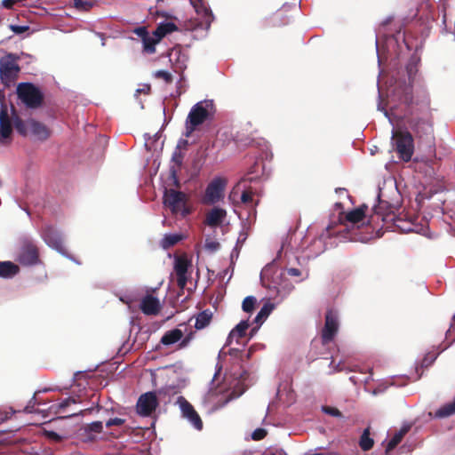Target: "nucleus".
<instances>
[{
    "instance_id": "obj_1",
    "label": "nucleus",
    "mask_w": 455,
    "mask_h": 455,
    "mask_svg": "<svg viewBox=\"0 0 455 455\" xmlns=\"http://www.w3.org/2000/svg\"><path fill=\"white\" fill-rule=\"evenodd\" d=\"M393 97L405 105L410 116L407 122L416 138L421 140H433L434 129L428 94L422 91L413 95L410 83L396 86Z\"/></svg>"
},
{
    "instance_id": "obj_2",
    "label": "nucleus",
    "mask_w": 455,
    "mask_h": 455,
    "mask_svg": "<svg viewBox=\"0 0 455 455\" xmlns=\"http://www.w3.org/2000/svg\"><path fill=\"white\" fill-rule=\"evenodd\" d=\"M214 111L212 100H204L195 104L187 117V136H189L196 128L208 120Z\"/></svg>"
},
{
    "instance_id": "obj_3",
    "label": "nucleus",
    "mask_w": 455,
    "mask_h": 455,
    "mask_svg": "<svg viewBox=\"0 0 455 455\" xmlns=\"http://www.w3.org/2000/svg\"><path fill=\"white\" fill-rule=\"evenodd\" d=\"M18 98L29 108H38L43 105L44 94L31 83H20L17 86Z\"/></svg>"
},
{
    "instance_id": "obj_4",
    "label": "nucleus",
    "mask_w": 455,
    "mask_h": 455,
    "mask_svg": "<svg viewBox=\"0 0 455 455\" xmlns=\"http://www.w3.org/2000/svg\"><path fill=\"white\" fill-rule=\"evenodd\" d=\"M392 140L399 157L404 162H409L414 151L413 138L411 132L395 131L393 132Z\"/></svg>"
},
{
    "instance_id": "obj_5",
    "label": "nucleus",
    "mask_w": 455,
    "mask_h": 455,
    "mask_svg": "<svg viewBox=\"0 0 455 455\" xmlns=\"http://www.w3.org/2000/svg\"><path fill=\"white\" fill-rule=\"evenodd\" d=\"M187 195L184 192L173 188L165 189L164 204L173 214L180 213L183 217L190 213L187 206Z\"/></svg>"
},
{
    "instance_id": "obj_6",
    "label": "nucleus",
    "mask_w": 455,
    "mask_h": 455,
    "mask_svg": "<svg viewBox=\"0 0 455 455\" xmlns=\"http://www.w3.org/2000/svg\"><path fill=\"white\" fill-rule=\"evenodd\" d=\"M396 207L389 204L387 201L379 200L378 205L373 208V215L371 216L369 223L380 220L385 223L392 222L395 226L402 228L400 222L402 220L395 213Z\"/></svg>"
},
{
    "instance_id": "obj_7",
    "label": "nucleus",
    "mask_w": 455,
    "mask_h": 455,
    "mask_svg": "<svg viewBox=\"0 0 455 455\" xmlns=\"http://www.w3.org/2000/svg\"><path fill=\"white\" fill-rule=\"evenodd\" d=\"M16 260L23 266H33L40 262L37 246L30 240L22 241Z\"/></svg>"
},
{
    "instance_id": "obj_8",
    "label": "nucleus",
    "mask_w": 455,
    "mask_h": 455,
    "mask_svg": "<svg viewBox=\"0 0 455 455\" xmlns=\"http://www.w3.org/2000/svg\"><path fill=\"white\" fill-rule=\"evenodd\" d=\"M227 180L223 178L213 179L207 186L203 203L205 204H213L219 202L224 196V190Z\"/></svg>"
},
{
    "instance_id": "obj_9",
    "label": "nucleus",
    "mask_w": 455,
    "mask_h": 455,
    "mask_svg": "<svg viewBox=\"0 0 455 455\" xmlns=\"http://www.w3.org/2000/svg\"><path fill=\"white\" fill-rule=\"evenodd\" d=\"M339 331V321L337 314L331 310H327L325 314L324 326L321 332L323 345L331 342Z\"/></svg>"
},
{
    "instance_id": "obj_10",
    "label": "nucleus",
    "mask_w": 455,
    "mask_h": 455,
    "mask_svg": "<svg viewBox=\"0 0 455 455\" xmlns=\"http://www.w3.org/2000/svg\"><path fill=\"white\" fill-rule=\"evenodd\" d=\"M191 267V260L186 254L176 256L174 260V272L177 277V285L183 291L188 283V271Z\"/></svg>"
},
{
    "instance_id": "obj_11",
    "label": "nucleus",
    "mask_w": 455,
    "mask_h": 455,
    "mask_svg": "<svg viewBox=\"0 0 455 455\" xmlns=\"http://www.w3.org/2000/svg\"><path fill=\"white\" fill-rule=\"evenodd\" d=\"M158 406V400L155 392L141 395L137 402V412L144 417L150 416Z\"/></svg>"
},
{
    "instance_id": "obj_12",
    "label": "nucleus",
    "mask_w": 455,
    "mask_h": 455,
    "mask_svg": "<svg viewBox=\"0 0 455 455\" xmlns=\"http://www.w3.org/2000/svg\"><path fill=\"white\" fill-rule=\"evenodd\" d=\"M176 403L180 408L182 417L186 418L197 430H201L203 421L193 405L184 396H179Z\"/></svg>"
},
{
    "instance_id": "obj_13",
    "label": "nucleus",
    "mask_w": 455,
    "mask_h": 455,
    "mask_svg": "<svg viewBox=\"0 0 455 455\" xmlns=\"http://www.w3.org/2000/svg\"><path fill=\"white\" fill-rule=\"evenodd\" d=\"M283 276L282 270L278 269L275 266H267L265 267L260 274V279L264 285L268 288L276 289L278 285L281 283V279Z\"/></svg>"
},
{
    "instance_id": "obj_14",
    "label": "nucleus",
    "mask_w": 455,
    "mask_h": 455,
    "mask_svg": "<svg viewBox=\"0 0 455 455\" xmlns=\"http://www.w3.org/2000/svg\"><path fill=\"white\" fill-rule=\"evenodd\" d=\"M18 60L19 58L12 53H9L0 60V75L2 79L10 78L13 74L20 71V67L17 64Z\"/></svg>"
},
{
    "instance_id": "obj_15",
    "label": "nucleus",
    "mask_w": 455,
    "mask_h": 455,
    "mask_svg": "<svg viewBox=\"0 0 455 455\" xmlns=\"http://www.w3.org/2000/svg\"><path fill=\"white\" fill-rule=\"evenodd\" d=\"M12 133V120L8 114L7 106L1 102L0 111V140L8 139Z\"/></svg>"
},
{
    "instance_id": "obj_16",
    "label": "nucleus",
    "mask_w": 455,
    "mask_h": 455,
    "mask_svg": "<svg viewBox=\"0 0 455 455\" xmlns=\"http://www.w3.org/2000/svg\"><path fill=\"white\" fill-rule=\"evenodd\" d=\"M140 309L147 315H156L160 311L159 299L153 295H146L140 302Z\"/></svg>"
},
{
    "instance_id": "obj_17",
    "label": "nucleus",
    "mask_w": 455,
    "mask_h": 455,
    "mask_svg": "<svg viewBox=\"0 0 455 455\" xmlns=\"http://www.w3.org/2000/svg\"><path fill=\"white\" fill-rule=\"evenodd\" d=\"M226 216V210L215 207L207 212L204 224L209 227H218L223 222Z\"/></svg>"
},
{
    "instance_id": "obj_18",
    "label": "nucleus",
    "mask_w": 455,
    "mask_h": 455,
    "mask_svg": "<svg viewBox=\"0 0 455 455\" xmlns=\"http://www.w3.org/2000/svg\"><path fill=\"white\" fill-rule=\"evenodd\" d=\"M28 127L30 132L39 140H47L50 136V131L43 123L31 119L28 122Z\"/></svg>"
},
{
    "instance_id": "obj_19",
    "label": "nucleus",
    "mask_w": 455,
    "mask_h": 455,
    "mask_svg": "<svg viewBox=\"0 0 455 455\" xmlns=\"http://www.w3.org/2000/svg\"><path fill=\"white\" fill-rule=\"evenodd\" d=\"M183 159L184 154L181 152L180 148L178 146L172 156V161L174 163V165L171 167V174L174 178L176 185H179L177 173L181 168Z\"/></svg>"
},
{
    "instance_id": "obj_20",
    "label": "nucleus",
    "mask_w": 455,
    "mask_h": 455,
    "mask_svg": "<svg viewBox=\"0 0 455 455\" xmlns=\"http://www.w3.org/2000/svg\"><path fill=\"white\" fill-rule=\"evenodd\" d=\"M44 241L52 247L55 249H60L62 247V240L60 236L53 230L52 228H46L44 231Z\"/></svg>"
},
{
    "instance_id": "obj_21",
    "label": "nucleus",
    "mask_w": 455,
    "mask_h": 455,
    "mask_svg": "<svg viewBox=\"0 0 455 455\" xmlns=\"http://www.w3.org/2000/svg\"><path fill=\"white\" fill-rule=\"evenodd\" d=\"M183 338V331L178 328L166 331L161 338V343L170 346L179 342Z\"/></svg>"
},
{
    "instance_id": "obj_22",
    "label": "nucleus",
    "mask_w": 455,
    "mask_h": 455,
    "mask_svg": "<svg viewBox=\"0 0 455 455\" xmlns=\"http://www.w3.org/2000/svg\"><path fill=\"white\" fill-rule=\"evenodd\" d=\"M20 272L18 265L12 261H0V276L4 278H11Z\"/></svg>"
},
{
    "instance_id": "obj_23",
    "label": "nucleus",
    "mask_w": 455,
    "mask_h": 455,
    "mask_svg": "<svg viewBox=\"0 0 455 455\" xmlns=\"http://www.w3.org/2000/svg\"><path fill=\"white\" fill-rule=\"evenodd\" d=\"M367 210L366 205H362L358 208H355L346 214V220L352 223L357 224L362 221L365 217V212Z\"/></svg>"
},
{
    "instance_id": "obj_24",
    "label": "nucleus",
    "mask_w": 455,
    "mask_h": 455,
    "mask_svg": "<svg viewBox=\"0 0 455 455\" xmlns=\"http://www.w3.org/2000/svg\"><path fill=\"white\" fill-rule=\"evenodd\" d=\"M409 426L401 427V429L398 432H396L390 439V441L387 443L386 447V452L387 453L393 451L401 443V441L403 440L404 435L409 432Z\"/></svg>"
},
{
    "instance_id": "obj_25",
    "label": "nucleus",
    "mask_w": 455,
    "mask_h": 455,
    "mask_svg": "<svg viewBox=\"0 0 455 455\" xmlns=\"http://www.w3.org/2000/svg\"><path fill=\"white\" fill-rule=\"evenodd\" d=\"M249 328L248 321H241L229 333L228 338V342L230 344L233 339H236V342L238 339L245 336V332Z\"/></svg>"
},
{
    "instance_id": "obj_26",
    "label": "nucleus",
    "mask_w": 455,
    "mask_h": 455,
    "mask_svg": "<svg viewBox=\"0 0 455 455\" xmlns=\"http://www.w3.org/2000/svg\"><path fill=\"white\" fill-rule=\"evenodd\" d=\"M253 195L254 192L252 191V188L250 187L246 189H244L241 195V202L245 204L246 206H250L251 211L253 212V214H256L255 207L259 204V201L253 200Z\"/></svg>"
},
{
    "instance_id": "obj_27",
    "label": "nucleus",
    "mask_w": 455,
    "mask_h": 455,
    "mask_svg": "<svg viewBox=\"0 0 455 455\" xmlns=\"http://www.w3.org/2000/svg\"><path fill=\"white\" fill-rule=\"evenodd\" d=\"M455 414V397L454 400L451 403H447L441 406L435 412V417L438 419H444L451 417Z\"/></svg>"
},
{
    "instance_id": "obj_28",
    "label": "nucleus",
    "mask_w": 455,
    "mask_h": 455,
    "mask_svg": "<svg viewBox=\"0 0 455 455\" xmlns=\"http://www.w3.org/2000/svg\"><path fill=\"white\" fill-rule=\"evenodd\" d=\"M178 30V27L172 22L160 24L154 32L155 36L162 39L166 35Z\"/></svg>"
},
{
    "instance_id": "obj_29",
    "label": "nucleus",
    "mask_w": 455,
    "mask_h": 455,
    "mask_svg": "<svg viewBox=\"0 0 455 455\" xmlns=\"http://www.w3.org/2000/svg\"><path fill=\"white\" fill-rule=\"evenodd\" d=\"M212 317V315L208 310L200 312L196 317L195 328L197 330L205 328L211 323Z\"/></svg>"
},
{
    "instance_id": "obj_30",
    "label": "nucleus",
    "mask_w": 455,
    "mask_h": 455,
    "mask_svg": "<svg viewBox=\"0 0 455 455\" xmlns=\"http://www.w3.org/2000/svg\"><path fill=\"white\" fill-rule=\"evenodd\" d=\"M286 7L283 6L282 9L278 10L271 18V22L273 26H281L286 25L290 21V17L285 14Z\"/></svg>"
},
{
    "instance_id": "obj_31",
    "label": "nucleus",
    "mask_w": 455,
    "mask_h": 455,
    "mask_svg": "<svg viewBox=\"0 0 455 455\" xmlns=\"http://www.w3.org/2000/svg\"><path fill=\"white\" fill-rule=\"evenodd\" d=\"M370 435V428L367 427L363 430L360 437L359 445L364 451H370L374 445V441Z\"/></svg>"
},
{
    "instance_id": "obj_32",
    "label": "nucleus",
    "mask_w": 455,
    "mask_h": 455,
    "mask_svg": "<svg viewBox=\"0 0 455 455\" xmlns=\"http://www.w3.org/2000/svg\"><path fill=\"white\" fill-rule=\"evenodd\" d=\"M124 423H125V419H121V418H114V419H108L107 422H106V427H111L113 426H116V427H122V431L118 434H113L115 437H119L121 436L123 434H127L129 433L130 431V427L124 426Z\"/></svg>"
},
{
    "instance_id": "obj_33",
    "label": "nucleus",
    "mask_w": 455,
    "mask_h": 455,
    "mask_svg": "<svg viewBox=\"0 0 455 455\" xmlns=\"http://www.w3.org/2000/svg\"><path fill=\"white\" fill-rule=\"evenodd\" d=\"M275 306L273 303L267 302L263 305L258 315H256L254 322L258 324H261L265 319L273 311Z\"/></svg>"
},
{
    "instance_id": "obj_34",
    "label": "nucleus",
    "mask_w": 455,
    "mask_h": 455,
    "mask_svg": "<svg viewBox=\"0 0 455 455\" xmlns=\"http://www.w3.org/2000/svg\"><path fill=\"white\" fill-rule=\"evenodd\" d=\"M161 39H158V37L156 36V38H155V37L149 36V35L145 36L144 38H142L144 52L148 54L155 53L156 52V44Z\"/></svg>"
},
{
    "instance_id": "obj_35",
    "label": "nucleus",
    "mask_w": 455,
    "mask_h": 455,
    "mask_svg": "<svg viewBox=\"0 0 455 455\" xmlns=\"http://www.w3.org/2000/svg\"><path fill=\"white\" fill-rule=\"evenodd\" d=\"M181 239L182 235L178 234L166 235L162 240V246L164 249H168L177 244L180 241H181Z\"/></svg>"
},
{
    "instance_id": "obj_36",
    "label": "nucleus",
    "mask_w": 455,
    "mask_h": 455,
    "mask_svg": "<svg viewBox=\"0 0 455 455\" xmlns=\"http://www.w3.org/2000/svg\"><path fill=\"white\" fill-rule=\"evenodd\" d=\"M257 299L253 296H248L244 298L242 304V308L246 313H251L253 311Z\"/></svg>"
},
{
    "instance_id": "obj_37",
    "label": "nucleus",
    "mask_w": 455,
    "mask_h": 455,
    "mask_svg": "<svg viewBox=\"0 0 455 455\" xmlns=\"http://www.w3.org/2000/svg\"><path fill=\"white\" fill-rule=\"evenodd\" d=\"M154 76L158 79H163L166 84L172 82V76L170 72L165 70H157L155 72Z\"/></svg>"
},
{
    "instance_id": "obj_38",
    "label": "nucleus",
    "mask_w": 455,
    "mask_h": 455,
    "mask_svg": "<svg viewBox=\"0 0 455 455\" xmlns=\"http://www.w3.org/2000/svg\"><path fill=\"white\" fill-rule=\"evenodd\" d=\"M76 403V399H74L72 397L64 399L62 402H60V403H58L56 405V413H60V412L63 411L71 403Z\"/></svg>"
},
{
    "instance_id": "obj_39",
    "label": "nucleus",
    "mask_w": 455,
    "mask_h": 455,
    "mask_svg": "<svg viewBox=\"0 0 455 455\" xmlns=\"http://www.w3.org/2000/svg\"><path fill=\"white\" fill-rule=\"evenodd\" d=\"M323 411L330 416H332V417H337V418H342L343 415L341 413V411L336 408V407H331V406H323L322 408Z\"/></svg>"
},
{
    "instance_id": "obj_40",
    "label": "nucleus",
    "mask_w": 455,
    "mask_h": 455,
    "mask_svg": "<svg viewBox=\"0 0 455 455\" xmlns=\"http://www.w3.org/2000/svg\"><path fill=\"white\" fill-rule=\"evenodd\" d=\"M85 429L90 432L101 433L103 429V424L101 421H94L91 424H88Z\"/></svg>"
},
{
    "instance_id": "obj_41",
    "label": "nucleus",
    "mask_w": 455,
    "mask_h": 455,
    "mask_svg": "<svg viewBox=\"0 0 455 455\" xmlns=\"http://www.w3.org/2000/svg\"><path fill=\"white\" fill-rule=\"evenodd\" d=\"M267 432L264 428H257L251 434V438L255 441L262 440L266 437Z\"/></svg>"
},
{
    "instance_id": "obj_42",
    "label": "nucleus",
    "mask_w": 455,
    "mask_h": 455,
    "mask_svg": "<svg viewBox=\"0 0 455 455\" xmlns=\"http://www.w3.org/2000/svg\"><path fill=\"white\" fill-rule=\"evenodd\" d=\"M194 332L191 331L188 335H186L184 338H182L179 343V348H184L188 346L190 341L194 339Z\"/></svg>"
},
{
    "instance_id": "obj_43",
    "label": "nucleus",
    "mask_w": 455,
    "mask_h": 455,
    "mask_svg": "<svg viewBox=\"0 0 455 455\" xmlns=\"http://www.w3.org/2000/svg\"><path fill=\"white\" fill-rule=\"evenodd\" d=\"M406 71L409 76V80L411 81L412 79V76L416 73V65L414 62L410 61L406 66Z\"/></svg>"
},
{
    "instance_id": "obj_44",
    "label": "nucleus",
    "mask_w": 455,
    "mask_h": 455,
    "mask_svg": "<svg viewBox=\"0 0 455 455\" xmlns=\"http://www.w3.org/2000/svg\"><path fill=\"white\" fill-rule=\"evenodd\" d=\"M435 360V356L434 355H427L421 362V367H428Z\"/></svg>"
},
{
    "instance_id": "obj_45",
    "label": "nucleus",
    "mask_w": 455,
    "mask_h": 455,
    "mask_svg": "<svg viewBox=\"0 0 455 455\" xmlns=\"http://www.w3.org/2000/svg\"><path fill=\"white\" fill-rule=\"evenodd\" d=\"M30 403H33V404H40V402L38 401L37 399V394L36 393L32 398L29 400L28 405L25 407V411L28 412V413H32L34 412V411L32 409H30Z\"/></svg>"
},
{
    "instance_id": "obj_46",
    "label": "nucleus",
    "mask_w": 455,
    "mask_h": 455,
    "mask_svg": "<svg viewBox=\"0 0 455 455\" xmlns=\"http://www.w3.org/2000/svg\"><path fill=\"white\" fill-rule=\"evenodd\" d=\"M10 28L15 34H22L28 29V26L11 25Z\"/></svg>"
},
{
    "instance_id": "obj_47",
    "label": "nucleus",
    "mask_w": 455,
    "mask_h": 455,
    "mask_svg": "<svg viewBox=\"0 0 455 455\" xmlns=\"http://www.w3.org/2000/svg\"><path fill=\"white\" fill-rule=\"evenodd\" d=\"M205 248L212 251H215L220 248V243L216 241H208L207 240L205 243Z\"/></svg>"
},
{
    "instance_id": "obj_48",
    "label": "nucleus",
    "mask_w": 455,
    "mask_h": 455,
    "mask_svg": "<svg viewBox=\"0 0 455 455\" xmlns=\"http://www.w3.org/2000/svg\"><path fill=\"white\" fill-rule=\"evenodd\" d=\"M16 129L20 134H22V135L26 134L25 124H23V122L21 120H19L16 122Z\"/></svg>"
},
{
    "instance_id": "obj_49",
    "label": "nucleus",
    "mask_w": 455,
    "mask_h": 455,
    "mask_svg": "<svg viewBox=\"0 0 455 455\" xmlns=\"http://www.w3.org/2000/svg\"><path fill=\"white\" fill-rule=\"evenodd\" d=\"M287 274L291 276H300L301 271L295 267H291L287 269Z\"/></svg>"
},
{
    "instance_id": "obj_50",
    "label": "nucleus",
    "mask_w": 455,
    "mask_h": 455,
    "mask_svg": "<svg viewBox=\"0 0 455 455\" xmlns=\"http://www.w3.org/2000/svg\"><path fill=\"white\" fill-rule=\"evenodd\" d=\"M92 5H93V4L92 2H87V1L82 0V4L79 5L78 9L88 11L92 7Z\"/></svg>"
},
{
    "instance_id": "obj_51",
    "label": "nucleus",
    "mask_w": 455,
    "mask_h": 455,
    "mask_svg": "<svg viewBox=\"0 0 455 455\" xmlns=\"http://www.w3.org/2000/svg\"><path fill=\"white\" fill-rule=\"evenodd\" d=\"M18 2H19L18 0H4L3 6L7 9H11Z\"/></svg>"
},
{
    "instance_id": "obj_52",
    "label": "nucleus",
    "mask_w": 455,
    "mask_h": 455,
    "mask_svg": "<svg viewBox=\"0 0 455 455\" xmlns=\"http://www.w3.org/2000/svg\"><path fill=\"white\" fill-rule=\"evenodd\" d=\"M136 34L140 36L141 38H144L145 36H148V33L146 29V28H139L135 30Z\"/></svg>"
},
{
    "instance_id": "obj_53",
    "label": "nucleus",
    "mask_w": 455,
    "mask_h": 455,
    "mask_svg": "<svg viewBox=\"0 0 455 455\" xmlns=\"http://www.w3.org/2000/svg\"><path fill=\"white\" fill-rule=\"evenodd\" d=\"M304 455H339L338 453H324V452H315L313 451H307Z\"/></svg>"
},
{
    "instance_id": "obj_54",
    "label": "nucleus",
    "mask_w": 455,
    "mask_h": 455,
    "mask_svg": "<svg viewBox=\"0 0 455 455\" xmlns=\"http://www.w3.org/2000/svg\"><path fill=\"white\" fill-rule=\"evenodd\" d=\"M49 436H51L52 438L55 439V440H59L60 439V436L57 433L55 432H50L49 433Z\"/></svg>"
},
{
    "instance_id": "obj_55",
    "label": "nucleus",
    "mask_w": 455,
    "mask_h": 455,
    "mask_svg": "<svg viewBox=\"0 0 455 455\" xmlns=\"http://www.w3.org/2000/svg\"><path fill=\"white\" fill-rule=\"evenodd\" d=\"M73 1H74L76 8H79V5L82 4V0H73Z\"/></svg>"
},
{
    "instance_id": "obj_56",
    "label": "nucleus",
    "mask_w": 455,
    "mask_h": 455,
    "mask_svg": "<svg viewBox=\"0 0 455 455\" xmlns=\"http://www.w3.org/2000/svg\"><path fill=\"white\" fill-rule=\"evenodd\" d=\"M454 325H455V319H454V323L448 330L447 333L451 334L452 331H454Z\"/></svg>"
},
{
    "instance_id": "obj_57",
    "label": "nucleus",
    "mask_w": 455,
    "mask_h": 455,
    "mask_svg": "<svg viewBox=\"0 0 455 455\" xmlns=\"http://www.w3.org/2000/svg\"><path fill=\"white\" fill-rule=\"evenodd\" d=\"M256 331H257V328H252L251 332H250V336L252 337L255 334Z\"/></svg>"
},
{
    "instance_id": "obj_58",
    "label": "nucleus",
    "mask_w": 455,
    "mask_h": 455,
    "mask_svg": "<svg viewBox=\"0 0 455 455\" xmlns=\"http://www.w3.org/2000/svg\"><path fill=\"white\" fill-rule=\"evenodd\" d=\"M379 109H380V106H379ZM381 110L384 111V114H385L386 116H388V111L387 109L382 108Z\"/></svg>"
},
{
    "instance_id": "obj_59",
    "label": "nucleus",
    "mask_w": 455,
    "mask_h": 455,
    "mask_svg": "<svg viewBox=\"0 0 455 455\" xmlns=\"http://www.w3.org/2000/svg\"><path fill=\"white\" fill-rule=\"evenodd\" d=\"M403 41H404V43L407 44L406 36H405V34L403 35Z\"/></svg>"
},
{
    "instance_id": "obj_60",
    "label": "nucleus",
    "mask_w": 455,
    "mask_h": 455,
    "mask_svg": "<svg viewBox=\"0 0 455 455\" xmlns=\"http://www.w3.org/2000/svg\"><path fill=\"white\" fill-rule=\"evenodd\" d=\"M34 407H35V404L30 403V409H32L34 411Z\"/></svg>"
},
{
    "instance_id": "obj_61",
    "label": "nucleus",
    "mask_w": 455,
    "mask_h": 455,
    "mask_svg": "<svg viewBox=\"0 0 455 455\" xmlns=\"http://www.w3.org/2000/svg\"><path fill=\"white\" fill-rule=\"evenodd\" d=\"M163 393H164V391H163V390H159V391H158L159 395H161Z\"/></svg>"
},
{
    "instance_id": "obj_62",
    "label": "nucleus",
    "mask_w": 455,
    "mask_h": 455,
    "mask_svg": "<svg viewBox=\"0 0 455 455\" xmlns=\"http://www.w3.org/2000/svg\"><path fill=\"white\" fill-rule=\"evenodd\" d=\"M149 91H150V86L147 85V92H149Z\"/></svg>"
},
{
    "instance_id": "obj_63",
    "label": "nucleus",
    "mask_w": 455,
    "mask_h": 455,
    "mask_svg": "<svg viewBox=\"0 0 455 455\" xmlns=\"http://www.w3.org/2000/svg\"><path fill=\"white\" fill-rule=\"evenodd\" d=\"M54 407L56 408V405H52V406H51V409H53Z\"/></svg>"
},
{
    "instance_id": "obj_64",
    "label": "nucleus",
    "mask_w": 455,
    "mask_h": 455,
    "mask_svg": "<svg viewBox=\"0 0 455 455\" xmlns=\"http://www.w3.org/2000/svg\"><path fill=\"white\" fill-rule=\"evenodd\" d=\"M54 407L56 408V405H52V406H51V409H53Z\"/></svg>"
}]
</instances>
